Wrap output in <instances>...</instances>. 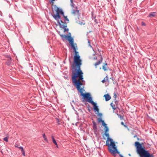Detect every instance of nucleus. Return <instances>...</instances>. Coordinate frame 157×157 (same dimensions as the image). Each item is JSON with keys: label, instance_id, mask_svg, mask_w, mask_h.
<instances>
[{"label": "nucleus", "instance_id": "18", "mask_svg": "<svg viewBox=\"0 0 157 157\" xmlns=\"http://www.w3.org/2000/svg\"><path fill=\"white\" fill-rule=\"evenodd\" d=\"M72 48L73 49L74 52L75 53L74 56H79L78 54V52L76 51V49L75 46L74 47V48L72 47Z\"/></svg>", "mask_w": 157, "mask_h": 157}, {"label": "nucleus", "instance_id": "2", "mask_svg": "<svg viewBox=\"0 0 157 157\" xmlns=\"http://www.w3.org/2000/svg\"><path fill=\"white\" fill-rule=\"evenodd\" d=\"M77 90L80 93L81 95L82 96L84 99H86L87 102L92 104L94 106V109L95 111L98 113L99 112L98 106L97 105V103L94 102L92 100V98L90 97V94L89 93H83V91L84 90L83 88H79L77 89Z\"/></svg>", "mask_w": 157, "mask_h": 157}, {"label": "nucleus", "instance_id": "22", "mask_svg": "<svg viewBox=\"0 0 157 157\" xmlns=\"http://www.w3.org/2000/svg\"><path fill=\"white\" fill-rule=\"evenodd\" d=\"M117 115L121 120H122L123 119V116H122L121 115L117 114Z\"/></svg>", "mask_w": 157, "mask_h": 157}, {"label": "nucleus", "instance_id": "6", "mask_svg": "<svg viewBox=\"0 0 157 157\" xmlns=\"http://www.w3.org/2000/svg\"><path fill=\"white\" fill-rule=\"evenodd\" d=\"M69 33L70 35L69 36H68L67 39H68V40L71 45V48L72 47L74 48V47L75 46L74 44L73 39V38L71 37L70 33Z\"/></svg>", "mask_w": 157, "mask_h": 157}, {"label": "nucleus", "instance_id": "43", "mask_svg": "<svg viewBox=\"0 0 157 157\" xmlns=\"http://www.w3.org/2000/svg\"><path fill=\"white\" fill-rule=\"evenodd\" d=\"M9 57H10V56H7V58H8V59H9Z\"/></svg>", "mask_w": 157, "mask_h": 157}, {"label": "nucleus", "instance_id": "15", "mask_svg": "<svg viewBox=\"0 0 157 157\" xmlns=\"http://www.w3.org/2000/svg\"><path fill=\"white\" fill-rule=\"evenodd\" d=\"M79 10H72L71 13L74 15L78 14L79 13Z\"/></svg>", "mask_w": 157, "mask_h": 157}, {"label": "nucleus", "instance_id": "5", "mask_svg": "<svg viewBox=\"0 0 157 157\" xmlns=\"http://www.w3.org/2000/svg\"><path fill=\"white\" fill-rule=\"evenodd\" d=\"M60 14L56 13V14H52V16L57 21L59 25V23H62L63 24H65L66 22L65 21L64 22H63L61 19V17L60 15Z\"/></svg>", "mask_w": 157, "mask_h": 157}, {"label": "nucleus", "instance_id": "3", "mask_svg": "<svg viewBox=\"0 0 157 157\" xmlns=\"http://www.w3.org/2000/svg\"><path fill=\"white\" fill-rule=\"evenodd\" d=\"M135 145L136 148V151L140 157H154L153 154H150L148 151L145 150V147H143L139 142H135Z\"/></svg>", "mask_w": 157, "mask_h": 157}, {"label": "nucleus", "instance_id": "33", "mask_svg": "<svg viewBox=\"0 0 157 157\" xmlns=\"http://www.w3.org/2000/svg\"><path fill=\"white\" fill-rule=\"evenodd\" d=\"M112 107L113 109L115 110L116 109V108L114 107V105L113 106V107Z\"/></svg>", "mask_w": 157, "mask_h": 157}, {"label": "nucleus", "instance_id": "38", "mask_svg": "<svg viewBox=\"0 0 157 157\" xmlns=\"http://www.w3.org/2000/svg\"><path fill=\"white\" fill-rule=\"evenodd\" d=\"M70 2H71V3H73V0H70Z\"/></svg>", "mask_w": 157, "mask_h": 157}, {"label": "nucleus", "instance_id": "23", "mask_svg": "<svg viewBox=\"0 0 157 157\" xmlns=\"http://www.w3.org/2000/svg\"><path fill=\"white\" fill-rule=\"evenodd\" d=\"M107 63H105V65H104L102 66L103 69L104 70V71H107V69L105 68V65H107Z\"/></svg>", "mask_w": 157, "mask_h": 157}, {"label": "nucleus", "instance_id": "1", "mask_svg": "<svg viewBox=\"0 0 157 157\" xmlns=\"http://www.w3.org/2000/svg\"><path fill=\"white\" fill-rule=\"evenodd\" d=\"M80 56H74V62L72 65V69H75V72L72 71L71 79L73 84L77 89L81 87L82 85V82H83V73L80 67L82 64V60Z\"/></svg>", "mask_w": 157, "mask_h": 157}, {"label": "nucleus", "instance_id": "40", "mask_svg": "<svg viewBox=\"0 0 157 157\" xmlns=\"http://www.w3.org/2000/svg\"><path fill=\"white\" fill-rule=\"evenodd\" d=\"M97 59V57H94V59H96H96Z\"/></svg>", "mask_w": 157, "mask_h": 157}, {"label": "nucleus", "instance_id": "12", "mask_svg": "<svg viewBox=\"0 0 157 157\" xmlns=\"http://www.w3.org/2000/svg\"><path fill=\"white\" fill-rule=\"evenodd\" d=\"M156 13L155 12H153L150 13L148 17H154L156 15Z\"/></svg>", "mask_w": 157, "mask_h": 157}, {"label": "nucleus", "instance_id": "7", "mask_svg": "<svg viewBox=\"0 0 157 157\" xmlns=\"http://www.w3.org/2000/svg\"><path fill=\"white\" fill-rule=\"evenodd\" d=\"M56 11V13L60 14L62 15H63L64 14V12L63 11L62 9H60L59 7H57Z\"/></svg>", "mask_w": 157, "mask_h": 157}, {"label": "nucleus", "instance_id": "14", "mask_svg": "<svg viewBox=\"0 0 157 157\" xmlns=\"http://www.w3.org/2000/svg\"><path fill=\"white\" fill-rule=\"evenodd\" d=\"M11 59L10 57H9V59H8L6 62V64L8 65H10L11 64Z\"/></svg>", "mask_w": 157, "mask_h": 157}, {"label": "nucleus", "instance_id": "49", "mask_svg": "<svg viewBox=\"0 0 157 157\" xmlns=\"http://www.w3.org/2000/svg\"><path fill=\"white\" fill-rule=\"evenodd\" d=\"M75 44V45H76V44H75H75Z\"/></svg>", "mask_w": 157, "mask_h": 157}, {"label": "nucleus", "instance_id": "13", "mask_svg": "<svg viewBox=\"0 0 157 157\" xmlns=\"http://www.w3.org/2000/svg\"><path fill=\"white\" fill-rule=\"evenodd\" d=\"M60 36L61 37L62 39L63 40H64L65 39H67L68 36L67 35L62 34H60Z\"/></svg>", "mask_w": 157, "mask_h": 157}, {"label": "nucleus", "instance_id": "21", "mask_svg": "<svg viewBox=\"0 0 157 157\" xmlns=\"http://www.w3.org/2000/svg\"><path fill=\"white\" fill-rule=\"evenodd\" d=\"M93 127L94 129H96L97 128L96 124L94 122H93Z\"/></svg>", "mask_w": 157, "mask_h": 157}, {"label": "nucleus", "instance_id": "20", "mask_svg": "<svg viewBox=\"0 0 157 157\" xmlns=\"http://www.w3.org/2000/svg\"><path fill=\"white\" fill-rule=\"evenodd\" d=\"M43 136L45 141L47 143H48V140H47L44 133L43 134Z\"/></svg>", "mask_w": 157, "mask_h": 157}, {"label": "nucleus", "instance_id": "47", "mask_svg": "<svg viewBox=\"0 0 157 157\" xmlns=\"http://www.w3.org/2000/svg\"><path fill=\"white\" fill-rule=\"evenodd\" d=\"M115 100V103H116V102L117 101L116 100Z\"/></svg>", "mask_w": 157, "mask_h": 157}, {"label": "nucleus", "instance_id": "28", "mask_svg": "<svg viewBox=\"0 0 157 157\" xmlns=\"http://www.w3.org/2000/svg\"><path fill=\"white\" fill-rule=\"evenodd\" d=\"M70 5L71 7H74L75 4L73 3H73H71Z\"/></svg>", "mask_w": 157, "mask_h": 157}, {"label": "nucleus", "instance_id": "36", "mask_svg": "<svg viewBox=\"0 0 157 157\" xmlns=\"http://www.w3.org/2000/svg\"><path fill=\"white\" fill-rule=\"evenodd\" d=\"M121 124L122 125H124V123L123 122H121Z\"/></svg>", "mask_w": 157, "mask_h": 157}, {"label": "nucleus", "instance_id": "41", "mask_svg": "<svg viewBox=\"0 0 157 157\" xmlns=\"http://www.w3.org/2000/svg\"><path fill=\"white\" fill-rule=\"evenodd\" d=\"M110 105H111V106L112 107H113V103H111V104H110Z\"/></svg>", "mask_w": 157, "mask_h": 157}, {"label": "nucleus", "instance_id": "4", "mask_svg": "<svg viewBox=\"0 0 157 157\" xmlns=\"http://www.w3.org/2000/svg\"><path fill=\"white\" fill-rule=\"evenodd\" d=\"M105 135L107 137L106 145L108 147L109 151L113 154H115L116 153H119V152L117 149L115 142L111 138L109 137V133L105 132Z\"/></svg>", "mask_w": 157, "mask_h": 157}, {"label": "nucleus", "instance_id": "25", "mask_svg": "<svg viewBox=\"0 0 157 157\" xmlns=\"http://www.w3.org/2000/svg\"><path fill=\"white\" fill-rule=\"evenodd\" d=\"M105 132H107L109 131V128L107 126H106V127H105Z\"/></svg>", "mask_w": 157, "mask_h": 157}, {"label": "nucleus", "instance_id": "48", "mask_svg": "<svg viewBox=\"0 0 157 157\" xmlns=\"http://www.w3.org/2000/svg\"><path fill=\"white\" fill-rule=\"evenodd\" d=\"M15 147H17V146H15Z\"/></svg>", "mask_w": 157, "mask_h": 157}, {"label": "nucleus", "instance_id": "46", "mask_svg": "<svg viewBox=\"0 0 157 157\" xmlns=\"http://www.w3.org/2000/svg\"><path fill=\"white\" fill-rule=\"evenodd\" d=\"M76 9H77V6H76Z\"/></svg>", "mask_w": 157, "mask_h": 157}, {"label": "nucleus", "instance_id": "8", "mask_svg": "<svg viewBox=\"0 0 157 157\" xmlns=\"http://www.w3.org/2000/svg\"><path fill=\"white\" fill-rule=\"evenodd\" d=\"M59 25L60 28H62L64 29V32H67L68 31V29L66 28V27H67V25L66 24L65 25H64L62 24L61 23H59Z\"/></svg>", "mask_w": 157, "mask_h": 157}, {"label": "nucleus", "instance_id": "31", "mask_svg": "<svg viewBox=\"0 0 157 157\" xmlns=\"http://www.w3.org/2000/svg\"><path fill=\"white\" fill-rule=\"evenodd\" d=\"M141 24L142 26H145L146 25L145 23L144 22H142L141 23Z\"/></svg>", "mask_w": 157, "mask_h": 157}, {"label": "nucleus", "instance_id": "29", "mask_svg": "<svg viewBox=\"0 0 157 157\" xmlns=\"http://www.w3.org/2000/svg\"><path fill=\"white\" fill-rule=\"evenodd\" d=\"M22 152V154L23 155H24V156H25V151L24 150L22 151H21Z\"/></svg>", "mask_w": 157, "mask_h": 157}, {"label": "nucleus", "instance_id": "16", "mask_svg": "<svg viewBox=\"0 0 157 157\" xmlns=\"http://www.w3.org/2000/svg\"><path fill=\"white\" fill-rule=\"evenodd\" d=\"M51 137H52V140L53 143L57 147H58V146L56 140L54 139V136H51Z\"/></svg>", "mask_w": 157, "mask_h": 157}, {"label": "nucleus", "instance_id": "19", "mask_svg": "<svg viewBox=\"0 0 157 157\" xmlns=\"http://www.w3.org/2000/svg\"><path fill=\"white\" fill-rule=\"evenodd\" d=\"M108 80V77L107 75L106 77L103 79L102 81L101 82L102 83H104L105 82L107 81Z\"/></svg>", "mask_w": 157, "mask_h": 157}, {"label": "nucleus", "instance_id": "11", "mask_svg": "<svg viewBox=\"0 0 157 157\" xmlns=\"http://www.w3.org/2000/svg\"><path fill=\"white\" fill-rule=\"evenodd\" d=\"M104 97L105 98L106 101H109L111 98V96L108 94L105 95Z\"/></svg>", "mask_w": 157, "mask_h": 157}, {"label": "nucleus", "instance_id": "10", "mask_svg": "<svg viewBox=\"0 0 157 157\" xmlns=\"http://www.w3.org/2000/svg\"><path fill=\"white\" fill-rule=\"evenodd\" d=\"M98 122H101L102 124V125L104 127H106L107 126V124L104 122V121L102 120L101 117H99L98 119Z\"/></svg>", "mask_w": 157, "mask_h": 157}, {"label": "nucleus", "instance_id": "27", "mask_svg": "<svg viewBox=\"0 0 157 157\" xmlns=\"http://www.w3.org/2000/svg\"><path fill=\"white\" fill-rule=\"evenodd\" d=\"M18 147L19 149H21V151L24 150L23 147H21H21Z\"/></svg>", "mask_w": 157, "mask_h": 157}, {"label": "nucleus", "instance_id": "24", "mask_svg": "<svg viewBox=\"0 0 157 157\" xmlns=\"http://www.w3.org/2000/svg\"><path fill=\"white\" fill-rule=\"evenodd\" d=\"M8 136L6 137L5 138H3V140L4 141H6V142H8Z\"/></svg>", "mask_w": 157, "mask_h": 157}, {"label": "nucleus", "instance_id": "37", "mask_svg": "<svg viewBox=\"0 0 157 157\" xmlns=\"http://www.w3.org/2000/svg\"><path fill=\"white\" fill-rule=\"evenodd\" d=\"M123 126H124L125 127H127V125H125L124 124V125H123Z\"/></svg>", "mask_w": 157, "mask_h": 157}, {"label": "nucleus", "instance_id": "30", "mask_svg": "<svg viewBox=\"0 0 157 157\" xmlns=\"http://www.w3.org/2000/svg\"><path fill=\"white\" fill-rule=\"evenodd\" d=\"M114 98L115 99H116L117 97V95L115 93H114Z\"/></svg>", "mask_w": 157, "mask_h": 157}, {"label": "nucleus", "instance_id": "34", "mask_svg": "<svg viewBox=\"0 0 157 157\" xmlns=\"http://www.w3.org/2000/svg\"><path fill=\"white\" fill-rule=\"evenodd\" d=\"M94 21L95 22V23H96V24H97L98 23V22L97 21V20L96 19H95Z\"/></svg>", "mask_w": 157, "mask_h": 157}, {"label": "nucleus", "instance_id": "32", "mask_svg": "<svg viewBox=\"0 0 157 157\" xmlns=\"http://www.w3.org/2000/svg\"><path fill=\"white\" fill-rule=\"evenodd\" d=\"M98 115H99L100 117H101V116H102V114L101 113H99L98 114Z\"/></svg>", "mask_w": 157, "mask_h": 157}, {"label": "nucleus", "instance_id": "44", "mask_svg": "<svg viewBox=\"0 0 157 157\" xmlns=\"http://www.w3.org/2000/svg\"><path fill=\"white\" fill-rule=\"evenodd\" d=\"M6 1L8 3H9L10 2L8 1Z\"/></svg>", "mask_w": 157, "mask_h": 157}, {"label": "nucleus", "instance_id": "17", "mask_svg": "<svg viewBox=\"0 0 157 157\" xmlns=\"http://www.w3.org/2000/svg\"><path fill=\"white\" fill-rule=\"evenodd\" d=\"M62 16H63V17L64 18V21H65L66 22V23H65V24H66V23H69V20L67 18V16H64V14H63V15Z\"/></svg>", "mask_w": 157, "mask_h": 157}, {"label": "nucleus", "instance_id": "50", "mask_svg": "<svg viewBox=\"0 0 157 157\" xmlns=\"http://www.w3.org/2000/svg\"><path fill=\"white\" fill-rule=\"evenodd\" d=\"M129 155H130V154H129Z\"/></svg>", "mask_w": 157, "mask_h": 157}, {"label": "nucleus", "instance_id": "9", "mask_svg": "<svg viewBox=\"0 0 157 157\" xmlns=\"http://www.w3.org/2000/svg\"><path fill=\"white\" fill-rule=\"evenodd\" d=\"M99 55L100 56V59L98 62L95 63L94 64V66L96 67L98 65L102 63L103 60V58L101 55L100 54V55Z\"/></svg>", "mask_w": 157, "mask_h": 157}, {"label": "nucleus", "instance_id": "35", "mask_svg": "<svg viewBox=\"0 0 157 157\" xmlns=\"http://www.w3.org/2000/svg\"><path fill=\"white\" fill-rule=\"evenodd\" d=\"M88 43L89 44V46H90L91 47V46L90 45V41L89 40L88 41Z\"/></svg>", "mask_w": 157, "mask_h": 157}, {"label": "nucleus", "instance_id": "39", "mask_svg": "<svg viewBox=\"0 0 157 157\" xmlns=\"http://www.w3.org/2000/svg\"><path fill=\"white\" fill-rule=\"evenodd\" d=\"M120 157H124L121 154H120Z\"/></svg>", "mask_w": 157, "mask_h": 157}, {"label": "nucleus", "instance_id": "42", "mask_svg": "<svg viewBox=\"0 0 157 157\" xmlns=\"http://www.w3.org/2000/svg\"><path fill=\"white\" fill-rule=\"evenodd\" d=\"M55 0H51V2H53V1H54Z\"/></svg>", "mask_w": 157, "mask_h": 157}, {"label": "nucleus", "instance_id": "45", "mask_svg": "<svg viewBox=\"0 0 157 157\" xmlns=\"http://www.w3.org/2000/svg\"><path fill=\"white\" fill-rule=\"evenodd\" d=\"M136 136V135L135 136H134V138Z\"/></svg>", "mask_w": 157, "mask_h": 157}, {"label": "nucleus", "instance_id": "26", "mask_svg": "<svg viewBox=\"0 0 157 157\" xmlns=\"http://www.w3.org/2000/svg\"><path fill=\"white\" fill-rule=\"evenodd\" d=\"M56 120L57 121V123H58V125L60 124V123H59V119L57 118H56Z\"/></svg>", "mask_w": 157, "mask_h": 157}]
</instances>
